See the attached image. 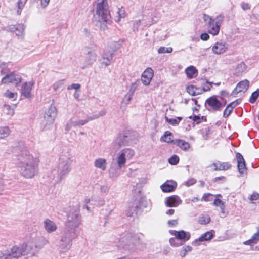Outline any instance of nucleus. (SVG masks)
Instances as JSON below:
<instances>
[{
  "label": "nucleus",
  "mask_w": 259,
  "mask_h": 259,
  "mask_svg": "<svg viewBox=\"0 0 259 259\" xmlns=\"http://www.w3.org/2000/svg\"><path fill=\"white\" fill-rule=\"evenodd\" d=\"M95 17L101 23H107L110 20L111 16L107 0H96Z\"/></svg>",
  "instance_id": "7ed1b4c3"
},
{
  "label": "nucleus",
  "mask_w": 259,
  "mask_h": 259,
  "mask_svg": "<svg viewBox=\"0 0 259 259\" xmlns=\"http://www.w3.org/2000/svg\"><path fill=\"white\" fill-rule=\"evenodd\" d=\"M196 182V180L194 178H191L188 180L187 181L184 182V185H186L187 187H189L190 186L193 185Z\"/></svg>",
  "instance_id": "13d9d810"
},
{
  "label": "nucleus",
  "mask_w": 259,
  "mask_h": 259,
  "mask_svg": "<svg viewBox=\"0 0 259 259\" xmlns=\"http://www.w3.org/2000/svg\"><path fill=\"white\" fill-rule=\"evenodd\" d=\"M247 66L244 62H241L236 67L234 71V75L236 76H240L246 69Z\"/></svg>",
  "instance_id": "c756f323"
},
{
  "label": "nucleus",
  "mask_w": 259,
  "mask_h": 259,
  "mask_svg": "<svg viewBox=\"0 0 259 259\" xmlns=\"http://www.w3.org/2000/svg\"><path fill=\"white\" fill-rule=\"evenodd\" d=\"M210 221V218L209 215H202L199 220V222L201 224H207Z\"/></svg>",
  "instance_id": "a18cd8bd"
},
{
  "label": "nucleus",
  "mask_w": 259,
  "mask_h": 259,
  "mask_svg": "<svg viewBox=\"0 0 259 259\" xmlns=\"http://www.w3.org/2000/svg\"><path fill=\"white\" fill-rule=\"evenodd\" d=\"M126 137L120 136L117 137L111 145L112 150L114 151H117L121 147L125 146L127 144Z\"/></svg>",
  "instance_id": "6ab92c4d"
},
{
  "label": "nucleus",
  "mask_w": 259,
  "mask_h": 259,
  "mask_svg": "<svg viewBox=\"0 0 259 259\" xmlns=\"http://www.w3.org/2000/svg\"><path fill=\"white\" fill-rule=\"evenodd\" d=\"M172 134L169 131H166L164 135L161 137L160 140L162 142H166L168 143H172L175 140H172Z\"/></svg>",
  "instance_id": "2f4dec72"
},
{
  "label": "nucleus",
  "mask_w": 259,
  "mask_h": 259,
  "mask_svg": "<svg viewBox=\"0 0 259 259\" xmlns=\"http://www.w3.org/2000/svg\"><path fill=\"white\" fill-rule=\"evenodd\" d=\"M23 243L19 245H15L10 249L4 251L1 259H18L25 256Z\"/></svg>",
  "instance_id": "1a4fd4ad"
},
{
  "label": "nucleus",
  "mask_w": 259,
  "mask_h": 259,
  "mask_svg": "<svg viewBox=\"0 0 259 259\" xmlns=\"http://www.w3.org/2000/svg\"><path fill=\"white\" fill-rule=\"evenodd\" d=\"M137 241V237L135 236L126 234L120 239L118 246L125 250H131L134 249Z\"/></svg>",
  "instance_id": "9b49d317"
},
{
  "label": "nucleus",
  "mask_w": 259,
  "mask_h": 259,
  "mask_svg": "<svg viewBox=\"0 0 259 259\" xmlns=\"http://www.w3.org/2000/svg\"><path fill=\"white\" fill-rule=\"evenodd\" d=\"M34 82L33 81L25 82L22 84L21 90V93L22 95L26 98H31L33 97L31 90L34 85Z\"/></svg>",
  "instance_id": "f3484780"
},
{
  "label": "nucleus",
  "mask_w": 259,
  "mask_h": 259,
  "mask_svg": "<svg viewBox=\"0 0 259 259\" xmlns=\"http://www.w3.org/2000/svg\"><path fill=\"white\" fill-rule=\"evenodd\" d=\"M249 82L247 80L245 79L241 81L237 84L235 89L234 90V91H235L237 93L244 92L247 90L249 87Z\"/></svg>",
  "instance_id": "cd10ccee"
},
{
  "label": "nucleus",
  "mask_w": 259,
  "mask_h": 259,
  "mask_svg": "<svg viewBox=\"0 0 259 259\" xmlns=\"http://www.w3.org/2000/svg\"><path fill=\"white\" fill-rule=\"evenodd\" d=\"M64 80H59L57 81H56L52 86L53 90L54 91H57L58 90L60 89V88L62 87V85L64 83Z\"/></svg>",
  "instance_id": "37998d69"
},
{
  "label": "nucleus",
  "mask_w": 259,
  "mask_h": 259,
  "mask_svg": "<svg viewBox=\"0 0 259 259\" xmlns=\"http://www.w3.org/2000/svg\"><path fill=\"white\" fill-rule=\"evenodd\" d=\"M3 112L7 118H9L14 114V109L10 106L5 105L3 108Z\"/></svg>",
  "instance_id": "473e14b6"
},
{
  "label": "nucleus",
  "mask_w": 259,
  "mask_h": 259,
  "mask_svg": "<svg viewBox=\"0 0 259 259\" xmlns=\"http://www.w3.org/2000/svg\"><path fill=\"white\" fill-rule=\"evenodd\" d=\"M57 116V109L55 106L51 105L45 112L44 118L40 123V128L42 131L50 129L54 122Z\"/></svg>",
  "instance_id": "0eeeda50"
},
{
  "label": "nucleus",
  "mask_w": 259,
  "mask_h": 259,
  "mask_svg": "<svg viewBox=\"0 0 259 259\" xmlns=\"http://www.w3.org/2000/svg\"><path fill=\"white\" fill-rule=\"evenodd\" d=\"M89 121L88 116L85 119H80L76 117L71 118L66 123L64 129L66 132L69 131L72 128L76 126H81Z\"/></svg>",
  "instance_id": "ddd939ff"
},
{
  "label": "nucleus",
  "mask_w": 259,
  "mask_h": 259,
  "mask_svg": "<svg viewBox=\"0 0 259 259\" xmlns=\"http://www.w3.org/2000/svg\"><path fill=\"white\" fill-rule=\"evenodd\" d=\"M135 154L131 148H124L118 152L113 158L112 164L117 165L119 168L125 166L127 160L132 159Z\"/></svg>",
  "instance_id": "423d86ee"
},
{
  "label": "nucleus",
  "mask_w": 259,
  "mask_h": 259,
  "mask_svg": "<svg viewBox=\"0 0 259 259\" xmlns=\"http://www.w3.org/2000/svg\"><path fill=\"white\" fill-rule=\"evenodd\" d=\"M179 161V158L178 156L175 155H173L172 157H171L168 159V162L170 164L172 165H176L177 164Z\"/></svg>",
  "instance_id": "603ef678"
},
{
  "label": "nucleus",
  "mask_w": 259,
  "mask_h": 259,
  "mask_svg": "<svg viewBox=\"0 0 259 259\" xmlns=\"http://www.w3.org/2000/svg\"><path fill=\"white\" fill-rule=\"evenodd\" d=\"M11 133V130L8 126H4L1 128V139L7 137Z\"/></svg>",
  "instance_id": "79ce46f5"
},
{
  "label": "nucleus",
  "mask_w": 259,
  "mask_h": 259,
  "mask_svg": "<svg viewBox=\"0 0 259 259\" xmlns=\"http://www.w3.org/2000/svg\"><path fill=\"white\" fill-rule=\"evenodd\" d=\"M187 91L189 94L192 96H195L201 93L200 89L194 85L188 86L187 88Z\"/></svg>",
  "instance_id": "58836bf2"
},
{
  "label": "nucleus",
  "mask_w": 259,
  "mask_h": 259,
  "mask_svg": "<svg viewBox=\"0 0 259 259\" xmlns=\"http://www.w3.org/2000/svg\"><path fill=\"white\" fill-rule=\"evenodd\" d=\"M169 233L171 235L174 236L176 238L180 240L181 242L183 243V245L186 241L189 240L191 237L190 233L189 232L184 230H170Z\"/></svg>",
  "instance_id": "2eb2a0df"
},
{
  "label": "nucleus",
  "mask_w": 259,
  "mask_h": 259,
  "mask_svg": "<svg viewBox=\"0 0 259 259\" xmlns=\"http://www.w3.org/2000/svg\"><path fill=\"white\" fill-rule=\"evenodd\" d=\"M232 111V109H231V107L227 106L226 108L225 109V110L224 111L223 117L225 118L227 117L230 115V114L231 113Z\"/></svg>",
  "instance_id": "bf43d9fd"
},
{
  "label": "nucleus",
  "mask_w": 259,
  "mask_h": 259,
  "mask_svg": "<svg viewBox=\"0 0 259 259\" xmlns=\"http://www.w3.org/2000/svg\"><path fill=\"white\" fill-rule=\"evenodd\" d=\"M251 238L256 241V244L259 241V226L257 227V232L253 235Z\"/></svg>",
  "instance_id": "052dcab7"
},
{
  "label": "nucleus",
  "mask_w": 259,
  "mask_h": 259,
  "mask_svg": "<svg viewBox=\"0 0 259 259\" xmlns=\"http://www.w3.org/2000/svg\"><path fill=\"white\" fill-rule=\"evenodd\" d=\"M140 20H137V21H136L135 22H134V29H135L136 30H137L139 28V25H140Z\"/></svg>",
  "instance_id": "774afa93"
},
{
  "label": "nucleus",
  "mask_w": 259,
  "mask_h": 259,
  "mask_svg": "<svg viewBox=\"0 0 259 259\" xmlns=\"http://www.w3.org/2000/svg\"><path fill=\"white\" fill-rule=\"evenodd\" d=\"M228 48L229 45L226 41L221 40L211 46V51L214 54L220 55L226 52Z\"/></svg>",
  "instance_id": "4468645a"
},
{
  "label": "nucleus",
  "mask_w": 259,
  "mask_h": 259,
  "mask_svg": "<svg viewBox=\"0 0 259 259\" xmlns=\"http://www.w3.org/2000/svg\"><path fill=\"white\" fill-rule=\"evenodd\" d=\"M25 4V1H22L21 0H19L18 2V10H17V14L20 15L21 13L22 9L24 8Z\"/></svg>",
  "instance_id": "864d4df0"
},
{
  "label": "nucleus",
  "mask_w": 259,
  "mask_h": 259,
  "mask_svg": "<svg viewBox=\"0 0 259 259\" xmlns=\"http://www.w3.org/2000/svg\"><path fill=\"white\" fill-rule=\"evenodd\" d=\"M94 166L102 171H105L107 168V160L103 158H99L94 161Z\"/></svg>",
  "instance_id": "bb28decb"
},
{
  "label": "nucleus",
  "mask_w": 259,
  "mask_h": 259,
  "mask_svg": "<svg viewBox=\"0 0 259 259\" xmlns=\"http://www.w3.org/2000/svg\"><path fill=\"white\" fill-rule=\"evenodd\" d=\"M81 223V216L78 210L71 211L68 215L66 227L60 240L59 248L62 252H66L72 246V240L76 236L75 230Z\"/></svg>",
  "instance_id": "f03ea898"
},
{
  "label": "nucleus",
  "mask_w": 259,
  "mask_h": 259,
  "mask_svg": "<svg viewBox=\"0 0 259 259\" xmlns=\"http://www.w3.org/2000/svg\"><path fill=\"white\" fill-rule=\"evenodd\" d=\"M138 85H139V83L138 82H135L131 84V86L130 87V89L128 93L134 95L135 92L137 89Z\"/></svg>",
  "instance_id": "6e6d98bb"
},
{
  "label": "nucleus",
  "mask_w": 259,
  "mask_h": 259,
  "mask_svg": "<svg viewBox=\"0 0 259 259\" xmlns=\"http://www.w3.org/2000/svg\"><path fill=\"white\" fill-rule=\"evenodd\" d=\"M22 81V77L14 72H6L1 71V83L9 84H13L18 86Z\"/></svg>",
  "instance_id": "9d476101"
},
{
  "label": "nucleus",
  "mask_w": 259,
  "mask_h": 259,
  "mask_svg": "<svg viewBox=\"0 0 259 259\" xmlns=\"http://www.w3.org/2000/svg\"><path fill=\"white\" fill-rule=\"evenodd\" d=\"M165 120L169 124L172 125H176L179 123L182 120V117H177L176 118H168L167 117L165 116Z\"/></svg>",
  "instance_id": "a19ab883"
},
{
  "label": "nucleus",
  "mask_w": 259,
  "mask_h": 259,
  "mask_svg": "<svg viewBox=\"0 0 259 259\" xmlns=\"http://www.w3.org/2000/svg\"><path fill=\"white\" fill-rule=\"evenodd\" d=\"M97 59V53L95 51L92 50L88 52L87 54L84 65L82 67V68H85L91 66L96 61Z\"/></svg>",
  "instance_id": "4be33fe9"
},
{
  "label": "nucleus",
  "mask_w": 259,
  "mask_h": 259,
  "mask_svg": "<svg viewBox=\"0 0 259 259\" xmlns=\"http://www.w3.org/2000/svg\"><path fill=\"white\" fill-rule=\"evenodd\" d=\"M213 204H214V205L220 207V208L221 210V213L224 215L223 217H225V203L221 199L216 198L213 201Z\"/></svg>",
  "instance_id": "f704fd0d"
},
{
  "label": "nucleus",
  "mask_w": 259,
  "mask_h": 259,
  "mask_svg": "<svg viewBox=\"0 0 259 259\" xmlns=\"http://www.w3.org/2000/svg\"><path fill=\"white\" fill-rule=\"evenodd\" d=\"M192 248L190 246H185L183 247V251L180 254L181 257H184L188 252L191 251Z\"/></svg>",
  "instance_id": "3c124183"
},
{
  "label": "nucleus",
  "mask_w": 259,
  "mask_h": 259,
  "mask_svg": "<svg viewBox=\"0 0 259 259\" xmlns=\"http://www.w3.org/2000/svg\"><path fill=\"white\" fill-rule=\"evenodd\" d=\"M206 108L210 111H217L221 110L223 107L222 103L219 101L215 96L208 98L205 103Z\"/></svg>",
  "instance_id": "f8f14e48"
},
{
  "label": "nucleus",
  "mask_w": 259,
  "mask_h": 259,
  "mask_svg": "<svg viewBox=\"0 0 259 259\" xmlns=\"http://www.w3.org/2000/svg\"><path fill=\"white\" fill-rule=\"evenodd\" d=\"M172 50L171 47H160L158 50V53L159 54L170 53L172 52Z\"/></svg>",
  "instance_id": "c03bdc74"
},
{
  "label": "nucleus",
  "mask_w": 259,
  "mask_h": 259,
  "mask_svg": "<svg viewBox=\"0 0 259 259\" xmlns=\"http://www.w3.org/2000/svg\"><path fill=\"white\" fill-rule=\"evenodd\" d=\"M177 238L175 237V238H170L169 239V243L171 246L173 247H178L183 245V243L178 242L176 241Z\"/></svg>",
  "instance_id": "8fccbe9b"
},
{
  "label": "nucleus",
  "mask_w": 259,
  "mask_h": 259,
  "mask_svg": "<svg viewBox=\"0 0 259 259\" xmlns=\"http://www.w3.org/2000/svg\"><path fill=\"white\" fill-rule=\"evenodd\" d=\"M177 186V183L172 180H167L161 185L162 191L164 192H170L174 191Z\"/></svg>",
  "instance_id": "b1692460"
},
{
  "label": "nucleus",
  "mask_w": 259,
  "mask_h": 259,
  "mask_svg": "<svg viewBox=\"0 0 259 259\" xmlns=\"http://www.w3.org/2000/svg\"><path fill=\"white\" fill-rule=\"evenodd\" d=\"M182 200L178 195H172L167 197L165 199V204L168 207H176L181 204Z\"/></svg>",
  "instance_id": "aec40b11"
},
{
  "label": "nucleus",
  "mask_w": 259,
  "mask_h": 259,
  "mask_svg": "<svg viewBox=\"0 0 259 259\" xmlns=\"http://www.w3.org/2000/svg\"><path fill=\"white\" fill-rule=\"evenodd\" d=\"M117 13L118 15V18L116 20L117 22L119 21L121 18H124L125 17V12L122 7L118 8V11Z\"/></svg>",
  "instance_id": "09e8293b"
},
{
  "label": "nucleus",
  "mask_w": 259,
  "mask_h": 259,
  "mask_svg": "<svg viewBox=\"0 0 259 259\" xmlns=\"http://www.w3.org/2000/svg\"><path fill=\"white\" fill-rule=\"evenodd\" d=\"M18 153L15 164L21 176L26 179H32L38 174L39 160L30 154L27 148L23 147L15 149Z\"/></svg>",
  "instance_id": "f257e3e1"
},
{
  "label": "nucleus",
  "mask_w": 259,
  "mask_h": 259,
  "mask_svg": "<svg viewBox=\"0 0 259 259\" xmlns=\"http://www.w3.org/2000/svg\"><path fill=\"white\" fill-rule=\"evenodd\" d=\"M133 95L127 93L124 97L123 101L126 104H128L132 99Z\"/></svg>",
  "instance_id": "4d7b16f0"
},
{
  "label": "nucleus",
  "mask_w": 259,
  "mask_h": 259,
  "mask_svg": "<svg viewBox=\"0 0 259 259\" xmlns=\"http://www.w3.org/2000/svg\"><path fill=\"white\" fill-rule=\"evenodd\" d=\"M115 50L110 51L107 48L104 53L102 55L100 59V62L102 66L106 67L110 65L111 60L113 59Z\"/></svg>",
  "instance_id": "dca6fc26"
},
{
  "label": "nucleus",
  "mask_w": 259,
  "mask_h": 259,
  "mask_svg": "<svg viewBox=\"0 0 259 259\" xmlns=\"http://www.w3.org/2000/svg\"><path fill=\"white\" fill-rule=\"evenodd\" d=\"M8 29L11 32L14 33L17 36L21 38L24 37V31L25 26L23 24L11 25L8 27Z\"/></svg>",
  "instance_id": "a211bd4d"
},
{
  "label": "nucleus",
  "mask_w": 259,
  "mask_h": 259,
  "mask_svg": "<svg viewBox=\"0 0 259 259\" xmlns=\"http://www.w3.org/2000/svg\"><path fill=\"white\" fill-rule=\"evenodd\" d=\"M174 144L179 146L182 149L187 151L190 148V144L189 143L180 139L175 140Z\"/></svg>",
  "instance_id": "7c9ffc66"
},
{
  "label": "nucleus",
  "mask_w": 259,
  "mask_h": 259,
  "mask_svg": "<svg viewBox=\"0 0 259 259\" xmlns=\"http://www.w3.org/2000/svg\"><path fill=\"white\" fill-rule=\"evenodd\" d=\"M213 237V235L211 232L208 231L202 234L198 239H196L192 242V244L194 246L200 245V242L206 241L211 240Z\"/></svg>",
  "instance_id": "a878e982"
},
{
  "label": "nucleus",
  "mask_w": 259,
  "mask_h": 259,
  "mask_svg": "<svg viewBox=\"0 0 259 259\" xmlns=\"http://www.w3.org/2000/svg\"><path fill=\"white\" fill-rule=\"evenodd\" d=\"M258 96H259V90H257L256 91H254V92H253L252 93L251 96L249 99V101L252 103H254L256 101L257 98L258 97Z\"/></svg>",
  "instance_id": "49530a36"
},
{
  "label": "nucleus",
  "mask_w": 259,
  "mask_h": 259,
  "mask_svg": "<svg viewBox=\"0 0 259 259\" xmlns=\"http://www.w3.org/2000/svg\"><path fill=\"white\" fill-rule=\"evenodd\" d=\"M203 20L207 25L208 32L213 36L219 34L221 26L224 20V15L220 14L215 18L204 14Z\"/></svg>",
  "instance_id": "20e7f679"
},
{
  "label": "nucleus",
  "mask_w": 259,
  "mask_h": 259,
  "mask_svg": "<svg viewBox=\"0 0 259 259\" xmlns=\"http://www.w3.org/2000/svg\"><path fill=\"white\" fill-rule=\"evenodd\" d=\"M200 38L203 41H206L209 38V35L206 33H203L201 34Z\"/></svg>",
  "instance_id": "69168bd1"
},
{
  "label": "nucleus",
  "mask_w": 259,
  "mask_h": 259,
  "mask_svg": "<svg viewBox=\"0 0 259 259\" xmlns=\"http://www.w3.org/2000/svg\"><path fill=\"white\" fill-rule=\"evenodd\" d=\"M154 72L151 68H147L142 73L141 81L145 85H148L153 77Z\"/></svg>",
  "instance_id": "412c9836"
},
{
  "label": "nucleus",
  "mask_w": 259,
  "mask_h": 259,
  "mask_svg": "<svg viewBox=\"0 0 259 259\" xmlns=\"http://www.w3.org/2000/svg\"><path fill=\"white\" fill-rule=\"evenodd\" d=\"M80 88V85L78 83H73L67 87L68 90L72 89L78 90Z\"/></svg>",
  "instance_id": "680f3d73"
},
{
  "label": "nucleus",
  "mask_w": 259,
  "mask_h": 259,
  "mask_svg": "<svg viewBox=\"0 0 259 259\" xmlns=\"http://www.w3.org/2000/svg\"><path fill=\"white\" fill-rule=\"evenodd\" d=\"M115 164H112L111 163V166L109 170L110 177L114 178L117 177L120 174V170L122 168H119L117 165L114 166Z\"/></svg>",
  "instance_id": "c85d7f7f"
},
{
  "label": "nucleus",
  "mask_w": 259,
  "mask_h": 259,
  "mask_svg": "<svg viewBox=\"0 0 259 259\" xmlns=\"http://www.w3.org/2000/svg\"><path fill=\"white\" fill-rule=\"evenodd\" d=\"M250 199L251 200H257L259 199V194L254 192L250 196Z\"/></svg>",
  "instance_id": "338daca9"
},
{
  "label": "nucleus",
  "mask_w": 259,
  "mask_h": 259,
  "mask_svg": "<svg viewBox=\"0 0 259 259\" xmlns=\"http://www.w3.org/2000/svg\"><path fill=\"white\" fill-rule=\"evenodd\" d=\"M4 97L11 99L12 101L16 100L17 97L16 93L11 92L9 90L4 93Z\"/></svg>",
  "instance_id": "ea45409f"
},
{
  "label": "nucleus",
  "mask_w": 259,
  "mask_h": 259,
  "mask_svg": "<svg viewBox=\"0 0 259 259\" xmlns=\"http://www.w3.org/2000/svg\"><path fill=\"white\" fill-rule=\"evenodd\" d=\"M217 164L219 165V166H218V168H215V171L227 170L230 169L232 167L231 164L229 162H221L218 161Z\"/></svg>",
  "instance_id": "c9c22d12"
},
{
  "label": "nucleus",
  "mask_w": 259,
  "mask_h": 259,
  "mask_svg": "<svg viewBox=\"0 0 259 259\" xmlns=\"http://www.w3.org/2000/svg\"><path fill=\"white\" fill-rule=\"evenodd\" d=\"M185 72L188 78H192L197 73V70L194 66H190L185 69Z\"/></svg>",
  "instance_id": "72a5a7b5"
},
{
  "label": "nucleus",
  "mask_w": 259,
  "mask_h": 259,
  "mask_svg": "<svg viewBox=\"0 0 259 259\" xmlns=\"http://www.w3.org/2000/svg\"><path fill=\"white\" fill-rule=\"evenodd\" d=\"M212 195L210 193L204 194L201 198V200L206 202L210 201L212 200Z\"/></svg>",
  "instance_id": "5fc2aeb1"
},
{
  "label": "nucleus",
  "mask_w": 259,
  "mask_h": 259,
  "mask_svg": "<svg viewBox=\"0 0 259 259\" xmlns=\"http://www.w3.org/2000/svg\"><path fill=\"white\" fill-rule=\"evenodd\" d=\"M23 245L25 255L30 257L36 256L39 250L43 247V245L39 243V240L33 238L28 241L23 243Z\"/></svg>",
  "instance_id": "6e6552de"
},
{
  "label": "nucleus",
  "mask_w": 259,
  "mask_h": 259,
  "mask_svg": "<svg viewBox=\"0 0 259 259\" xmlns=\"http://www.w3.org/2000/svg\"><path fill=\"white\" fill-rule=\"evenodd\" d=\"M189 118L192 119L194 121V123H195L196 124H199L203 122L206 121V117L204 116H201L200 115H195L193 116H190Z\"/></svg>",
  "instance_id": "e433bc0d"
},
{
  "label": "nucleus",
  "mask_w": 259,
  "mask_h": 259,
  "mask_svg": "<svg viewBox=\"0 0 259 259\" xmlns=\"http://www.w3.org/2000/svg\"><path fill=\"white\" fill-rule=\"evenodd\" d=\"M243 244L246 245H253L256 244V241H254L253 239L251 238V239L244 241L243 242Z\"/></svg>",
  "instance_id": "0e129e2a"
},
{
  "label": "nucleus",
  "mask_w": 259,
  "mask_h": 259,
  "mask_svg": "<svg viewBox=\"0 0 259 259\" xmlns=\"http://www.w3.org/2000/svg\"><path fill=\"white\" fill-rule=\"evenodd\" d=\"M72 162L71 157L62 156L60 157L57 167V170L54 172L58 173L56 181H61L65 176L68 174L71 170V164Z\"/></svg>",
  "instance_id": "39448f33"
},
{
  "label": "nucleus",
  "mask_w": 259,
  "mask_h": 259,
  "mask_svg": "<svg viewBox=\"0 0 259 259\" xmlns=\"http://www.w3.org/2000/svg\"><path fill=\"white\" fill-rule=\"evenodd\" d=\"M212 82H209L208 81H205V82L204 83L202 89L200 90L201 92L208 91L210 90L212 87Z\"/></svg>",
  "instance_id": "de8ad7c7"
},
{
  "label": "nucleus",
  "mask_w": 259,
  "mask_h": 259,
  "mask_svg": "<svg viewBox=\"0 0 259 259\" xmlns=\"http://www.w3.org/2000/svg\"><path fill=\"white\" fill-rule=\"evenodd\" d=\"M106 114V111L105 109L101 110L99 112L97 113L94 114L92 116H87L89 119V121L91 120H93L95 119H97L100 117L104 116Z\"/></svg>",
  "instance_id": "4c0bfd02"
},
{
  "label": "nucleus",
  "mask_w": 259,
  "mask_h": 259,
  "mask_svg": "<svg viewBox=\"0 0 259 259\" xmlns=\"http://www.w3.org/2000/svg\"><path fill=\"white\" fill-rule=\"evenodd\" d=\"M45 230L49 233L55 232L57 229L56 224L49 219H46L43 222Z\"/></svg>",
  "instance_id": "393cba45"
},
{
  "label": "nucleus",
  "mask_w": 259,
  "mask_h": 259,
  "mask_svg": "<svg viewBox=\"0 0 259 259\" xmlns=\"http://www.w3.org/2000/svg\"><path fill=\"white\" fill-rule=\"evenodd\" d=\"M236 158L237 161L238 171L241 175H243L246 171V167L244 158L239 153L236 154Z\"/></svg>",
  "instance_id": "5701e85b"
},
{
  "label": "nucleus",
  "mask_w": 259,
  "mask_h": 259,
  "mask_svg": "<svg viewBox=\"0 0 259 259\" xmlns=\"http://www.w3.org/2000/svg\"><path fill=\"white\" fill-rule=\"evenodd\" d=\"M101 192L107 194L109 191V187L106 185L102 186L100 188Z\"/></svg>",
  "instance_id": "e2e57ef3"
}]
</instances>
